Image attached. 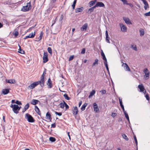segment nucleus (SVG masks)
<instances>
[{
  "label": "nucleus",
  "instance_id": "a19ab883",
  "mask_svg": "<svg viewBox=\"0 0 150 150\" xmlns=\"http://www.w3.org/2000/svg\"><path fill=\"white\" fill-rule=\"evenodd\" d=\"M47 51L50 54H52V50L51 47H48L47 48Z\"/></svg>",
  "mask_w": 150,
  "mask_h": 150
},
{
  "label": "nucleus",
  "instance_id": "79ce46f5",
  "mask_svg": "<svg viewBox=\"0 0 150 150\" xmlns=\"http://www.w3.org/2000/svg\"><path fill=\"white\" fill-rule=\"evenodd\" d=\"M123 4H127V5H129V6L131 7H133V5L131 4V3H127V1L126 0V2H123Z\"/></svg>",
  "mask_w": 150,
  "mask_h": 150
},
{
  "label": "nucleus",
  "instance_id": "39448f33",
  "mask_svg": "<svg viewBox=\"0 0 150 150\" xmlns=\"http://www.w3.org/2000/svg\"><path fill=\"white\" fill-rule=\"evenodd\" d=\"M44 73L42 75L40 79L38 81L40 83V86L41 87H43L44 86L45 80H44Z\"/></svg>",
  "mask_w": 150,
  "mask_h": 150
},
{
  "label": "nucleus",
  "instance_id": "c03bdc74",
  "mask_svg": "<svg viewBox=\"0 0 150 150\" xmlns=\"http://www.w3.org/2000/svg\"><path fill=\"white\" fill-rule=\"evenodd\" d=\"M102 57H103V59L104 60V63L105 64V63H107V60L105 57V56H102Z\"/></svg>",
  "mask_w": 150,
  "mask_h": 150
},
{
  "label": "nucleus",
  "instance_id": "f704fd0d",
  "mask_svg": "<svg viewBox=\"0 0 150 150\" xmlns=\"http://www.w3.org/2000/svg\"><path fill=\"white\" fill-rule=\"evenodd\" d=\"M64 96L65 99L68 100H69L70 99V98L68 96V95L67 94H64Z\"/></svg>",
  "mask_w": 150,
  "mask_h": 150
},
{
  "label": "nucleus",
  "instance_id": "0eeeda50",
  "mask_svg": "<svg viewBox=\"0 0 150 150\" xmlns=\"http://www.w3.org/2000/svg\"><path fill=\"white\" fill-rule=\"evenodd\" d=\"M138 88L140 89V92H142L144 94L146 93V91L144 87V86L142 84L139 85L138 86Z\"/></svg>",
  "mask_w": 150,
  "mask_h": 150
},
{
  "label": "nucleus",
  "instance_id": "2f4dec72",
  "mask_svg": "<svg viewBox=\"0 0 150 150\" xmlns=\"http://www.w3.org/2000/svg\"><path fill=\"white\" fill-rule=\"evenodd\" d=\"M87 105V103H85L82 105L81 107V110L82 111H83L85 110V108L86 106Z\"/></svg>",
  "mask_w": 150,
  "mask_h": 150
},
{
  "label": "nucleus",
  "instance_id": "49530a36",
  "mask_svg": "<svg viewBox=\"0 0 150 150\" xmlns=\"http://www.w3.org/2000/svg\"><path fill=\"white\" fill-rule=\"evenodd\" d=\"M134 139L135 140V143H136V144L137 145V138H136V136L135 135H134Z\"/></svg>",
  "mask_w": 150,
  "mask_h": 150
},
{
  "label": "nucleus",
  "instance_id": "f257e3e1",
  "mask_svg": "<svg viewBox=\"0 0 150 150\" xmlns=\"http://www.w3.org/2000/svg\"><path fill=\"white\" fill-rule=\"evenodd\" d=\"M10 107L12 108L14 112L16 114L18 113V111L20 110L21 108V107H19L18 105L16 104H11Z\"/></svg>",
  "mask_w": 150,
  "mask_h": 150
},
{
  "label": "nucleus",
  "instance_id": "603ef678",
  "mask_svg": "<svg viewBox=\"0 0 150 150\" xmlns=\"http://www.w3.org/2000/svg\"><path fill=\"white\" fill-rule=\"evenodd\" d=\"M64 18V16L63 15H61L60 16V18L59 19V21H61L62 19H63V18Z\"/></svg>",
  "mask_w": 150,
  "mask_h": 150
},
{
  "label": "nucleus",
  "instance_id": "4468645a",
  "mask_svg": "<svg viewBox=\"0 0 150 150\" xmlns=\"http://www.w3.org/2000/svg\"><path fill=\"white\" fill-rule=\"evenodd\" d=\"M88 27V25L87 23H85L80 29L81 31H86Z\"/></svg>",
  "mask_w": 150,
  "mask_h": 150
},
{
  "label": "nucleus",
  "instance_id": "0e129e2a",
  "mask_svg": "<svg viewBox=\"0 0 150 150\" xmlns=\"http://www.w3.org/2000/svg\"><path fill=\"white\" fill-rule=\"evenodd\" d=\"M121 108H122L124 112H126V111H125L124 108V106L121 107Z\"/></svg>",
  "mask_w": 150,
  "mask_h": 150
},
{
  "label": "nucleus",
  "instance_id": "4be33fe9",
  "mask_svg": "<svg viewBox=\"0 0 150 150\" xmlns=\"http://www.w3.org/2000/svg\"><path fill=\"white\" fill-rule=\"evenodd\" d=\"M39 101L37 100L33 99L31 101V103L33 105H35L37 104Z\"/></svg>",
  "mask_w": 150,
  "mask_h": 150
},
{
  "label": "nucleus",
  "instance_id": "37998d69",
  "mask_svg": "<svg viewBox=\"0 0 150 150\" xmlns=\"http://www.w3.org/2000/svg\"><path fill=\"white\" fill-rule=\"evenodd\" d=\"M20 49L18 51V52L19 53H20L21 54H23L24 53V51L21 48L20 46L19 45Z\"/></svg>",
  "mask_w": 150,
  "mask_h": 150
},
{
  "label": "nucleus",
  "instance_id": "aec40b11",
  "mask_svg": "<svg viewBox=\"0 0 150 150\" xmlns=\"http://www.w3.org/2000/svg\"><path fill=\"white\" fill-rule=\"evenodd\" d=\"M47 84L48 85V88H51L52 87V81L50 78L48 79Z\"/></svg>",
  "mask_w": 150,
  "mask_h": 150
},
{
  "label": "nucleus",
  "instance_id": "680f3d73",
  "mask_svg": "<svg viewBox=\"0 0 150 150\" xmlns=\"http://www.w3.org/2000/svg\"><path fill=\"white\" fill-rule=\"evenodd\" d=\"M101 55L102 56H105V55L104 53H103L102 50H101Z\"/></svg>",
  "mask_w": 150,
  "mask_h": 150
},
{
  "label": "nucleus",
  "instance_id": "b1692460",
  "mask_svg": "<svg viewBox=\"0 0 150 150\" xmlns=\"http://www.w3.org/2000/svg\"><path fill=\"white\" fill-rule=\"evenodd\" d=\"M43 35V32H41L40 33V36L38 37L37 40H36V41L38 42L40 41L42 39Z\"/></svg>",
  "mask_w": 150,
  "mask_h": 150
},
{
  "label": "nucleus",
  "instance_id": "423d86ee",
  "mask_svg": "<svg viewBox=\"0 0 150 150\" xmlns=\"http://www.w3.org/2000/svg\"><path fill=\"white\" fill-rule=\"evenodd\" d=\"M43 63H44L47 62L48 60V54L47 52H44L43 57Z\"/></svg>",
  "mask_w": 150,
  "mask_h": 150
},
{
  "label": "nucleus",
  "instance_id": "a211bd4d",
  "mask_svg": "<svg viewBox=\"0 0 150 150\" xmlns=\"http://www.w3.org/2000/svg\"><path fill=\"white\" fill-rule=\"evenodd\" d=\"M84 8L83 7H81L80 8H76L75 9V12L76 13H78L81 12L83 10Z\"/></svg>",
  "mask_w": 150,
  "mask_h": 150
},
{
  "label": "nucleus",
  "instance_id": "393cba45",
  "mask_svg": "<svg viewBox=\"0 0 150 150\" xmlns=\"http://www.w3.org/2000/svg\"><path fill=\"white\" fill-rule=\"evenodd\" d=\"M35 110L36 112L39 115H40V112L38 108L36 106H35Z\"/></svg>",
  "mask_w": 150,
  "mask_h": 150
},
{
  "label": "nucleus",
  "instance_id": "f8f14e48",
  "mask_svg": "<svg viewBox=\"0 0 150 150\" xmlns=\"http://www.w3.org/2000/svg\"><path fill=\"white\" fill-rule=\"evenodd\" d=\"M123 19L126 23L129 25L132 24V23L129 18L125 17H123Z\"/></svg>",
  "mask_w": 150,
  "mask_h": 150
},
{
  "label": "nucleus",
  "instance_id": "9d476101",
  "mask_svg": "<svg viewBox=\"0 0 150 150\" xmlns=\"http://www.w3.org/2000/svg\"><path fill=\"white\" fill-rule=\"evenodd\" d=\"M94 6H95V8L98 6L100 7H103L105 6V5L102 2H98Z\"/></svg>",
  "mask_w": 150,
  "mask_h": 150
},
{
  "label": "nucleus",
  "instance_id": "c756f323",
  "mask_svg": "<svg viewBox=\"0 0 150 150\" xmlns=\"http://www.w3.org/2000/svg\"><path fill=\"white\" fill-rule=\"evenodd\" d=\"M98 64V60L97 59H95L94 62L93 63L92 65V67H94L96 65H97Z\"/></svg>",
  "mask_w": 150,
  "mask_h": 150
},
{
  "label": "nucleus",
  "instance_id": "de8ad7c7",
  "mask_svg": "<svg viewBox=\"0 0 150 150\" xmlns=\"http://www.w3.org/2000/svg\"><path fill=\"white\" fill-rule=\"evenodd\" d=\"M55 113L56 115H59V116H61L62 115V113L61 112H57L55 111Z\"/></svg>",
  "mask_w": 150,
  "mask_h": 150
},
{
  "label": "nucleus",
  "instance_id": "2eb2a0df",
  "mask_svg": "<svg viewBox=\"0 0 150 150\" xmlns=\"http://www.w3.org/2000/svg\"><path fill=\"white\" fill-rule=\"evenodd\" d=\"M123 65H124L125 69V70L126 71H130V69L129 68V66L126 63H125L124 64V63H123L122 66H123Z\"/></svg>",
  "mask_w": 150,
  "mask_h": 150
},
{
  "label": "nucleus",
  "instance_id": "774afa93",
  "mask_svg": "<svg viewBox=\"0 0 150 150\" xmlns=\"http://www.w3.org/2000/svg\"><path fill=\"white\" fill-rule=\"evenodd\" d=\"M11 103H15V101L14 100H11Z\"/></svg>",
  "mask_w": 150,
  "mask_h": 150
},
{
  "label": "nucleus",
  "instance_id": "e433bc0d",
  "mask_svg": "<svg viewBox=\"0 0 150 150\" xmlns=\"http://www.w3.org/2000/svg\"><path fill=\"white\" fill-rule=\"evenodd\" d=\"M13 34L15 36H17L18 35V31L16 29L14 30Z\"/></svg>",
  "mask_w": 150,
  "mask_h": 150
},
{
  "label": "nucleus",
  "instance_id": "bf43d9fd",
  "mask_svg": "<svg viewBox=\"0 0 150 150\" xmlns=\"http://www.w3.org/2000/svg\"><path fill=\"white\" fill-rule=\"evenodd\" d=\"M74 56L73 55L71 56L69 58V60L70 61L73 59L74 58Z\"/></svg>",
  "mask_w": 150,
  "mask_h": 150
},
{
  "label": "nucleus",
  "instance_id": "cd10ccee",
  "mask_svg": "<svg viewBox=\"0 0 150 150\" xmlns=\"http://www.w3.org/2000/svg\"><path fill=\"white\" fill-rule=\"evenodd\" d=\"M95 8V6H94L93 7L90 8L88 10L87 13H90L91 12H93L94 9Z\"/></svg>",
  "mask_w": 150,
  "mask_h": 150
},
{
  "label": "nucleus",
  "instance_id": "ddd939ff",
  "mask_svg": "<svg viewBox=\"0 0 150 150\" xmlns=\"http://www.w3.org/2000/svg\"><path fill=\"white\" fill-rule=\"evenodd\" d=\"M120 25L121 29V30L123 32H125L126 31L127 28L122 23H120Z\"/></svg>",
  "mask_w": 150,
  "mask_h": 150
},
{
  "label": "nucleus",
  "instance_id": "864d4df0",
  "mask_svg": "<svg viewBox=\"0 0 150 150\" xmlns=\"http://www.w3.org/2000/svg\"><path fill=\"white\" fill-rule=\"evenodd\" d=\"M15 103H16V104H17L18 105H21L22 104V103H21V102L20 101H19L18 100H17L16 101V102H15Z\"/></svg>",
  "mask_w": 150,
  "mask_h": 150
},
{
  "label": "nucleus",
  "instance_id": "5fc2aeb1",
  "mask_svg": "<svg viewBox=\"0 0 150 150\" xmlns=\"http://www.w3.org/2000/svg\"><path fill=\"white\" fill-rule=\"evenodd\" d=\"M63 102L64 103V104H65L64 106H65V108L66 109H67L69 108V107L68 105L65 103V101H63Z\"/></svg>",
  "mask_w": 150,
  "mask_h": 150
},
{
  "label": "nucleus",
  "instance_id": "c9c22d12",
  "mask_svg": "<svg viewBox=\"0 0 150 150\" xmlns=\"http://www.w3.org/2000/svg\"><path fill=\"white\" fill-rule=\"evenodd\" d=\"M65 104H64V102L63 103H60L59 105H60V107L62 108L63 109L64 107Z\"/></svg>",
  "mask_w": 150,
  "mask_h": 150
},
{
  "label": "nucleus",
  "instance_id": "4c0bfd02",
  "mask_svg": "<svg viewBox=\"0 0 150 150\" xmlns=\"http://www.w3.org/2000/svg\"><path fill=\"white\" fill-rule=\"evenodd\" d=\"M50 140L52 142H54L56 141V139L54 137H50L49 138Z\"/></svg>",
  "mask_w": 150,
  "mask_h": 150
},
{
  "label": "nucleus",
  "instance_id": "473e14b6",
  "mask_svg": "<svg viewBox=\"0 0 150 150\" xmlns=\"http://www.w3.org/2000/svg\"><path fill=\"white\" fill-rule=\"evenodd\" d=\"M124 113L125 115V117L126 119L129 122V117L128 114L126 112H124Z\"/></svg>",
  "mask_w": 150,
  "mask_h": 150
},
{
  "label": "nucleus",
  "instance_id": "20e7f679",
  "mask_svg": "<svg viewBox=\"0 0 150 150\" xmlns=\"http://www.w3.org/2000/svg\"><path fill=\"white\" fill-rule=\"evenodd\" d=\"M31 4L30 3H28L26 6H24L22 8L21 10L24 12L29 11L30 8Z\"/></svg>",
  "mask_w": 150,
  "mask_h": 150
},
{
  "label": "nucleus",
  "instance_id": "a878e982",
  "mask_svg": "<svg viewBox=\"0 0 150 150\" xmlns=\"http://www.w3.org/2000/svg\"><path fill=\"white\" fill-rule=\"evenodd\" d=\"M121 135L123 138L125 139L126 141H128L129 140L128 138L125 134L122 133Z\"/></svg>",
  "mask_w": 150,
  "mask_h": 150
},
{
  "label": "nucleus",
  "instance_id": "9b49d317",
  "mask_svg": "<svg viewBox=\"0 0 150 150\" xmlns=\"http://www.w3.org/2000/svg\"><path fill=\"white\" fill-rule=\"evenodd\" d=\"M93 108L94 111L96 112H97L99 111V110L98 107V106L96 103H94L93 104Z\"/></svg>",
  "mask_w": 150,
  "mask_h": 150
},
{
  "label": "nucleus",
  "instance_id": "58836bf2",
  "mask_svg": "<svg viewBox=\"0 0 150 150\" xmlns=\"http://www.w3.org/2000/svg\"><path fill=\"white\" fill-rule=\"evenodd\" d=\"M77 0H74L73 2V4L72 5V8L73 9H74L75 8V4Z\"/></svg>",
  "mask_w": 150,
  "mask_h": 150
},
{
  "label": "nucleus",
  "instance_id": "5701e85b",
  "mask_svg": "<svg viewBox=\"0 0 150 150\" xmlns=\"http://www.w3.org/2000/svg\"><path fill=\"white\" fill-rule=\"evenodd\" d=\"M96 1H97L96 0H94L91 1L88 3L89 6L90 7L92 6L95 4V3L96 2Z\"/></svg>",
  "mask_w": 150,
  "mask_h": 150
},
{
  "label": "nucleus",
  "instance_id": "7c9ffc66",
  "mask_svg": "<svg viewBox=\"0 0 150 150\" xmlns=\"http://www.w3.org/2000/svg\"><path fill=\"white\" fill-rule=\"evenodd\" d=\"M95 93V91L94 90H93L91 91L90 93V95L88 96V98H90Z\"/></svg>",
  "mask_w": 150,
  "mask_h": 150
},
{
  "label": "nucleus",
  "instance_id": "f03ea898",
  "mask_svg": "<svg viewBox=\"0 0 150 150\" xmlns=\"http://www.w3.org/2000/svg\"><path fill=\"white\" fill-rule=\"evenodd\" d=\"M25 118L29 122H33L35 121L32 116L28 113L25 114Z\"/></svg>",
  "mask_w": 150,
  "mask_h": 150
},
{
  "label": "nucleus",
  "instance_id": "72a5a7b5",
  "mask_svg": "<svg viewBox=\"0 0 150 150\" xmlns=\"http://www.w3.org/2000/svg\"><path fill=\"white\" fill-rule=\"evenodd\" d=\"M144 76L145 77V79H148L149 76V73H145V74Z\"/></svg>",
  "mask_w": 150,
  "mask_h": 150
},
{
  "label": "nucleus",
  "instance_id": "4d7b16f0",
  "mask_svg": "<svg viewBox=\"0 0 150 150\" xmlns=\"http://www.w3.org/2000/svg\"><path fill=\"white\" fill-rule=\"evenodd\" d=\"M144 15L146 16H150V11L148 12L145 13Z\"/></svg>",
  "mask_w": 150,
  "mask_h": 150
},
{
  "label": "nucleus",
  "instance_id": "09e8293b",
  "mask_svg": "<svg viewBox=\"0 0 150 150\" xmlns=\"http://www.w3.org/2000/svg\"><path fill=\"white\" fill-rule=\"evenodd\" d=\"M132 47L134 50L135 51L137 50V47L136 45H135L134 46L133 45H132Z\"/></svg>",
  "mask_w": 150,
  "mask_h": 150
},
{
  "label": "nucleus",
  "instance_id": "1a4fd4ad",
  "mask_svg": "<svg viewBox=\"0 0 150 150\" xmlns=\"http://www.w3.org/2000/svg\"><path fill=\"white\" fill-rule=\"evenodd\" d=\"M35 35V32H34V33H31L27 36H26L24 38V39H26L28 38H33L34 37Z\"/></svg>",
  "mask_w": 150,
  "mask_h": 150
},
{
  "label": "nucleus",
  "instance_id": "412c9836",
  "mask_svg": "<svg viewBox=\"0 0 150 150\" xmlns=\"http://www.w3.org/2000/svg\"><path fill=\"white\" fill-rule=\"evenodd\" d=\"M105 35H106V40L107 42L110 43L109 38L108 37V35L107 30L105 31Z\"/></svg>",
  "mask_w": 150,
  "mask_h": 150
},
{
  "label": "nucleus",
  "instance_id": "8fccbe9b",
  "mask_svg": "<svg viewBox=\"0 0 150 150\" xmlns=\"http://www.w3.org/2000/svg\"><path fill=\"white\" fill-rule=\"evenodd\" d=\"M85 51H86L85 48H83L82 49L81 53V54H84L85 53Z\"/></svg>",
  "mask_w": 150,
  "mask_h": 150
},
{
  "label": "nucleus",
  "instance_id": "bb28decb",
  "mask_svg": "<svg viewBox=\"0 0 150 150\" xmlns=\"http://www.w3.org/2000/svg\"><path fill=\"white\" fill-rule=\"evenodd\" d=\"M139 32L140 36H142L144 34V31L143 29H141L140 30Z\"/></svg>",
  "mask_w": 150,
  "mask_h": 150
},
{
  "label": "nucleus",
  "instance_id": "3c124183",
  "mask_svg": "<svg viewBox=\"0 0 150 150\" xmlns=\"http://www.w3.org/2000/svg\"><path fill=\"white\" fill-rule=\"evenodd\" d=\"M145 97L146 99L148 100H149V97L148 94H146V95L145 96Z\"/></svg>",
  "mask_w": 150,
  "mask_h": 150
},
{
  "label": "nucleus",
  "instance_id": "338daca9",
  "mask_svg": "<svg viewBox=\"0 0 150 150\" xmlns=\"http://www.w3.org/2000/svg\"><path fill=\"white\" fill-rule=\"evenodd\" d=\"M148 71V69L147 68H145L144 70V72H147Z\"/></svg>",
  "mask_w": 150,
  "mask_h": 150
},
{
  "label": "nucleus",
  "instance_id": "c85d7f7f",
  "mask_svg": "<svg viewBox=\"0 0 150 150\" xmlns=\"http://www.w3.org/2000/svg\"><path fill=\"white\" fill-rule=\"evenodd\" d=\"M7 82L9 83H15V81L14 79H9L7 81Z\"/></svg>",
  "mask_w": 150,
  "mask_h": 150
},
{
  "label": "nucleus",
  "instance_id": "13d9d810",
  "mask_svg": "<svg viewBox=\"0 0 150 150\" xmlns=\"http://www.w3.org/2000/svg\"><path fill=\"white\" fill-rule=\"evenodd\" d=\"M116 115H117V114H116V113H112V114L111 116L112 117H115L116 116Z\"/></svg>",
  "mask_w": 150,
  "mask_h": 150
},
{
  "label": "nucleus",
  "instance_id": "052dcab7",
  "mask_svg": "<svg viewBox=\"0 0 150 150\" xmlns=\"http://www.w3.org/2000/svg\"><path fill=\"white\" fill-rule=\"evenodd\" d=\"M56 127V125L55 123H53L51 125V127L53 128H55Z\"/></svg>",
  "mask_w": 150,
  "mask_h": 150
},
{
  "label": "nucleus",
  "instance_id": "f3484780",
  "mask_svg": "<svg viewBox=\"0 0 150 150\" xmlns=\"http://www.w3.org/2000/svg\"><path fill=\"white\" fill-rule=\"evenodd\" d=\"M51 115L50 113L48 112L46 114V118L47 119L49 120L50 121H51L52 118L51 117Z\"/></svg>",
  "mask_w": 150,
  "mask_h": 150
},
{
  "label": "nucleus",
  "instance_id": "e2e57ef3",
  "mask_svg": "<svg viewBox=\"0 0 150 150\" xmlns=\"http://www.w3.org/2000/svg\"><path fill=\"white\" fill-rule=\"evenodd\" d=\"M82 101H81L79 103V107H80L81 105V104H82Z\"/></svg>",
  "mask_w": 150,
  "mask_h": 150
},
{
  "label": "nucleus",
  "instance_id": "6e6552de",
  "mask_svg": "<svg viewBox=\"0 0 150 150\" xmlns=\"http://www.w3.org/2000/svg\"><path fill=\"white\" fill-rule=\"evenodd\" d=\"M73 114L74 115H77L78 112V110L76 106H73L72 110Z\"/></svg>",
  "mask_w": 150,
  "mask_h": 150
},
{
  "label": "nucleus",
  "instance_id": "a18cd8bd",
  "mask_svg": "<svg viewBox=\"0 0 150 150\" xmlns=\"http://www.w3.org/2000/svg\"><path fill=\"white\" fill-rule=\"evenodd\" d=\"M100 92L101 93V94L102 95H103L104 94H105L106 92V90H102L100 91Z\"/></svg>",
  "mask_w": 150,
  "mask_h": 150
},
{
  "label": "nucleus",
  "instance_id": "69168bd1",
  "mask_svg": "<svg viewBox=\"0 0 150 150\" xmlns=\"http://www.w3.org/2000/svg\"><path fill=\"white\" fill-rule=\"evenodd\" d=\"M67 134H68V136L69 137V139L70 140V139H71V137H70V135H69V132H67Z\"/></svg>",
  "mask_w": 150,
  "mask_h": 150
},
{
  "label": "nucleus",
  "instance_id": "ea45409f",
  "mask_svg": "<svg viewBox=\"0 0 150 150\" xmlns=\"http://www.w3.org/2000/svg\"><path fill=\"white\" fill-rule=\"evenodd\" d=\"M29 104L28 103L25 106L24 108L25 109V110H27L29 108Z\"/></svg>",
  "mask_w": 150,
  "mask_h": 150
},
{
  "label": "nucleus",
  "instance_id": "6ab92c4d",
  "mask_svg": "<svg viewBox=\"0 0 150 150\" xmlns=\"http://www.w3.org/2000/svg\"><path fill=\"white\" fill-rule=\"evenodd\" d=\"M9 92V90L8 89H5L3 90L2 92L4 95H6Z\"/></svg>",
  "mask_w": 150,
  "mask_h": 150
},
{
  "label": "nucleus",
  "instance_id": "6e6d98bb",
  "mask_svg": "<svg viewBox=\"0 0 150 150\" xmlns=\"http://www.w3.org/2000/svg\"><path fill=\"white\" fill-rule=\"evenodd\" d=\"M105 67L106 68L107 70L109 71V69L108 67L107 63L104 64Z\"/></svg>",
  "mask_w": 150,
  "mask_h": 150
},
{
  "label": "nucleus",
  "instance_id": "dca6fc26",
  "mask_svg": "<svg viewBox=\"0 0 150 150\" xmlns=\"http://www.w3.org/2000/svg\"><path fill=\"white\" fill-rule=\"evenodd\" d=\"M144 4V8L145 10L147 9L149 7V5L147 2L145 0H141Z\"/></svg>",
  "mask_w": 150,
  "mask_h": 150
},
{
  "label": "nucleus",
  "instance_id": "7ed1b4c3",
  "mask_svg": "<svg viewBox=\"0 0 150 150\" xmlns=\"http://www.w3.org/2000/svg\"><path fill=\"white\" fill-rule=\"evenodd\" d=\"M40 84V83L38 81H36L34 82L31 85H29L27 89L28 90H30L34 88L36 86Z\"/></svg>",
  "mask_w": 150,
  "mask_h": 150
}]
</instances>
